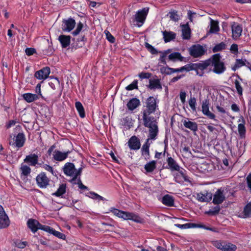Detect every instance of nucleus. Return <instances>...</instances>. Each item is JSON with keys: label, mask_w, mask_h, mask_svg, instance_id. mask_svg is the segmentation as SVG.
<instances>
[{"label": "nucleus", "mask_w": 251, "mask_h": 251, "mask_svg": "<svg viewBox=\"0 0 251 251\" xmlns=\"http://www.w3.org/2000/svg\"><path fill=\"white\" fill-rule=\"evenodd\" d=\"M209 66H213V72L217 74L223 73L226 69L224 63L221 61V56L218 54L213 55L209 59L205 61V69Z\"/></svg>", "instance_id": "nucleus-1"}, {"label": "nucleus", "mask_w": 251, "mask_h": 251, "mask_svg": "<svg viewBox=\"0 0 251 251\" xmlns=\"http://www.w3.org/2000/svg\"><path fill=\"white\" fill-rule=\"evenodd\" d=\"M190 70H195L197 75L202 76L204 71V63L189 64L178 69L171 68V74L174 73L181 72L184 71H189Z\"/></svg>", "instance_id": "nucleus-2"}, {"label": "nucleus", "mask_w": 251, "mask_h": 251, "mask_svg": "<svg viewBox=\"0 0 251 251\" xmlns=\"http://www.w3.org/2000/svg\"><path fill=\"white\" fill-rule=\"evenodd\" d=\"M110 211L112 212L114 215L119 218H122L124 220H130L137 223H140L141 222V218L134 213L125 212L114 208H111Z\"/></svg>", "instance_id": "nucleus-3"}, {"label": "nucleus", "mask_w": 251, "mask_h": 251, "mask_svg": "<svg viewBox=\"0 0 251 251\" xmlns=\"http://www.w3.org/2000/svg\"><path fill=\"white\" fill-rule=\"evenodd\" d=\"M82 170V168L76 170L74 164L72 163H67L63 168L64 173L66 175L73 177L71 180V182L72 183H75V181L77 179V176H80Z\"/></svg>", "instance_id": "nucleus-4"}, {"label": "nucleus", "mask_w": 251, "mask_h": 251, "mask_svg": "<svg viewBox=\"0 0 251 251\" xmlns=\"http://www.w3.org/2000/svg\"><path fill=\"white\" fill-rule=\"evenodd\" d=\"M157 107V99L153 97H150L147 100L146 106L144 110L143 115L150 116L155 111Z\"/></svg>", "instance_id": "nucleus-5"}, {"label": "nucleus", "mask_w": 251, "mask_h": 251, "mask_svg": "<svg viewBox=\"0 0 251 251\" xmlns=\"http://www.w3.org/2000/svg\"><path fill=\"white\" fill-rule=\"evenodd\" d=\"M213 245L222 251H236L237 250L235 245L225 241H216L213 243Z\"/></svg>", "instance_id": "nucleus-6"}, {"label": "nucleus", "mask_w": 251, "mask_h": 251, "mask_svg": "<svg viewBox=\"0 0 251 251\" xmlns=\"http://www.w3.org/2000/svg\"><path fill=\"white\" fill-rule=\"evenodd\" d=\"M207 19L209 20V25L207 26V31L205 35V38L209 36L212 34H218L220 31L219 26V22L212 19L210 17L208 16Z\"/></svg>", "instance_id": "nucleus-7"}, {"label": "nucleus", "mask_w": 251, "mask_h": 251, "mask_svg": "<svg viewBox=\"0 0 251 251\" xmlns=\"http://www.w3.org/2000/svg\"><path fill=\"white\" fill-rule=\"evenodd\" d=\"M27 225L28 227L33 233L36 232L39 229L44 231L49 229V228L48 227V226L42 225L37 220L32 219H30L27 221Z\"/></svg>", "instance_id": "nucleus-8"}, {"label": "nucleus", "mask_w": 251, "mask_h": 251, "mask_svg": "<svg viewBox=\"0 0 251 251\" xmlns=\"http://www.w3.org/2000/svg\"><path fill=\"white\" fill-rule=\"evenodd\" d=\"M149 8L145 7L138 10L135 15V21L137 23V26L140 27L144 24L148 14Z\"/></svg>", "instance_id": "nucleus-9"}, {"label": "nucleus", "mask_w": 251, "mask_h": 251, "mask_svg": "<svg viewBox=\"0 0 251 251\" xmlns=\"http://www.w3.org/2000/svg\"><path fill=\"white\" fill-rule=\"evenodd\" d=\"M25 141V138L23 133H19L17 135L10 139L9 144L17 148H21L24 146Z\"/></svg>", "instance_id": "nucleus-10"}, {"label": "nucleus", "mask_w": 251, "mask_h": 251, "mask_svg": "<svg viewBox=\"0 0 251 251\" xmlns=\"http://www.w3.org/2000/svg\"><path fill=\"white\" fill-rule=\"evenodd\" d=\"M36 182L40 188H46L49 184V179L45 173H41L36 176Z\"/></svg>", "instance_id": "nucleus-11"}, {"label": "nucleus", "mask_w": 251, "mask_h": 251, "mask_svg": "<svg viewBox=\"0 0 251 251\" xmlns=\"http://www.w3.org/2000/svg\"><path fill=\"white\" fill-rule=\"evenodd\" d=\"M190 54L194 57H198L201 56L204 53V49L202 46L195 45L192 46L189 50Z\"/></svg>", "instance_id": "nucleus-12"}, {"label": "nucleus", "mask_w": 251, "mask_h": 251, "mask_svg": "<svg viewBox=\"0 0 251 251\" xmlns=\"http://www.w3.org/2000/svg\"><path fill=\"white\" fill-rule=\"evenodd\" d=\"M9 220L4 211L2 206L0 205V228L7 227L9 225Z\"/></svg>", "instance_id": "nucleus-13"}, {"label": "nucleus", "mask_w": 251, "mask_h": 251, "mask_svg": "<svg viewBox=\"0 0 251 251\" xmlns=\"http://www.w3.org/2000/svg\"><path fill=\"white\" fill-rule=\"evenodd\" d=\"M75 21L73 18H69L66 20H63L62 25V29L64 31L70 32L75 26Z\"/></svg>", "instance_id": "nucleus-14"}, {"label": "nucleus", "mask_w": 251, "mask_h": 251, "mask_svg": "<svg viewBox=\"0 0 251 251\" xmlns=\"http://www.w3.org/2000/svg\"><path fill=\"white\" fill-rule=\"evenodd\" d=\"M231 30L232 38L237 40L242 34V26L237 23H233L231 25Z\"/></svg>", "instance_id": "nucleus-15"}, {"label": "nucleus", "mask_w": 251, "mask_h": 251, "mask_svg": "<svg viewBox=\"0 0 251 251\" xmlns=\"http://www.w3.org/2000/svg\"><path fill=\"white\" fill-rule=\"evenodd\" d=\"M50 70L48 67H46L35 73V77L38 79H46L50 74Z\"/></svg>", "instance_id": "nucleus-16"}, {"label": "nucleus", "mask_w": 251, "mask_h": 251, "mask_svg": "<svg viewBox=\"0 0 251 251\" xmlns=\"http://www.w3.org/2000/svg\"><path fill=\"white\" fill-rule=\"evenodd\" d=\"M128 145L131 150H139L141 146L140 140L136 136H133L128 140Z\"/></svg>", "instance_id": "nucleus-17"}, {"label": "nucleus", "mask_w": 251, "mask_h": 251, "mask_svg": "<svg viewBox=\"0 0 251 251\" xmlns=\"http://www.w3.org/2000/svg\"><path fill=\"white\" fill-rule=\"evenodd\" d=\"M69 151L62 152L58 150H55L53 153V158L57 161H62L65 160L68 156Z\"/></svg>", "instance_id": "nucleus-18"}, {"label": "nucleus", "mask_w": 251, "mask_h": 251, "mask_svg": "<svg viewBox=\"0 0 251 251\" xmlns=\"http://www.w3.org/2000/svg\"><path fill=\"white\" fill-rule=\"evenodd\" d=\"M224 191L221 189H218L214 195L213 202L215 204H219L223 202L225 200Z\"/></svg>", "instance_id": "nucleus-19"}, {"label": "nucleus", "mask_w": 251, "mask_h": 251, "mask_svg": "<svg viewBox=\"0 0 251 251\" xmlns=\"http://www.w3.org/2000/svg\"><path fill=\"white\" fill-rule=\"evenodd\" d=\"M38 156L35 154H30L26 156L24 159V162L28 163L29 165L35 166L38 162Z\"/></svg>", "instance_id": "nucleus-20"}, {"label": "nucleus", "mask_w": 251, "mask_h": 251, "mask_svg": "<svg viewBox=\"0 0 251 251\" xmlns=\"http://www.w3.org/2000/svg\"><path fill=\"white\" fill-rule=\"evenodd\" d=\"M143 119L144 122V126L146 127L150 128L153 126H157V122L153 118H151L149 116H145V115H143Z\"/></svg>", "instance_id": "nucleus-21"}, {"label": "nucleus", "mask_w": 251, "mask_h": 251, "mask_svg": "<svg viewBox=\"0 0 251 251\" xmlns=\"http://www.w3.org/2000/svg\"><path fill=\"white\" fill-rule=\"evenodd\" d=\"M182 36L183 39H189L191 37V29L188 24L181 25Z\"/></svg>", "instance_id": "nucleus-22"}, {"label": "nucleus", "mask_w": 251, "mask_h": 251, "mask_svg": "<svg viewBox=\"0 0 251 251\" xmlns=\"http://www.w3.org/2000/svg\"><path fill=\"white\" fill-rule=\"evenodd\" d=\"M167 161L169 168L172 171H179L180 166L172 157H168Z\"/></svg>", "instance_id": "nucleus-23"}, {"label": "nucleus", "mask_w": 251, "mask_h": 251, "mask_svg": "<svg viewBox=\"0 0 251 251\" xmlns=\"http://www.w3.org/2000/svg\"><path fill=\"white\" fill-rule=\"evenodd\" d=\"M58 40L64 48L68 47L70 44L71 37L70 36L61 35L59 36Z\"/></svg>", "instance_id": "nucleus-24"}, {"label": "nucleus", "mask_w": 251, "mask_h": 251, "mask_svg": "<svg viewBox=\"0 0 251 251\" xmlns=\"http://www.w3.org/2000/svg\"><path fill=\"white\" fill-rule=\"evenodd\" d=\"M158 132V126H153L149 128V134L147 139L155 140Z\"/></svg>", "instance_id": "nucleus-25"}, {"label": "nucleus", "mask_w": 251, "mask_h": 251, "mask_svg": "<svg viewBox=\"0 0 251 251\" xmlns=\"http://www.w3.org/2000/svg\"><path fill=\"white\" fill-rule=\"evenodd\" d=\"M165 42H169L176 38V34L172 31H164L162 32Z\"/></svg>", "instance_id": "nucleus-26"}, {"label": "nucleus", "mask_w": 251, "mask_h": 251, "mask_svg": "<svg viewBox=\"0 0 251 251\" xmlns=\"http://www.w3.org/2000/svg\"><path fill=\"white\" fill-rule=\"evenodd\" d=\"M162 202L166 206H172L174 204V199L172 196L166 195L163 197Z\"/></svg>", "instance_id": "nucleus-27"}, {"label": "nucleus", "mask_w": 251, "mask_h": 251, "mask_svg": "<svg viewBox=\"0 0 251 251\" xmlns=\"http://www.w3.org/2000/svg\"><path fill=\"white\" fill-rule=\"evenodd\" d=\"M66 184L65 183H61L59 184V187L58 188L57 191L55 192L52 193V195L56 197H61L66 193Z\"/></svg>", "instance_id": "nucleus-28"}, {"label": "nucleus", "mask_w": 251, "mask_h": 251, "mask_svg": "<svg viewBox=\"0 0 251 251\" xmlns=\"http://www.w3.org/2000/svg\"><path fill=\"white\" fill-rule=\"evenodd\" d=\"M140 104V101L137 98L131 99L127 103V106L130 110L136 108Z\"/></svg>", "instance_id": "nucleus-29"}, {"label": "nucleus", "mask_w": 251, "mask_h": 251, "mask_svg": "<svg viewBox=\"0 0 251 251\" xmlns=\"http://www.w3.org/2000/svg\"><path fill=\"white\" fill-rule=\"evenodd\" d=\"M183 57L181 56V54L178 52H174L168 55V59L170 61L175 62L177 60L182 61Z\"/></svg>", "instance_id": "nucleus-30"}, {"label": "nucleus", "mask_w": 251, "mask_h": 251, "mask_svg": "<svg viewBox=\"0 0 251 251\" xmlns=\"http://www.w3.org/2000/svg\"><path fill=\"white\" fill-rule=\"evenodd\" d=\"M23 97L24 100H25L27 102H33L39 98L38 95L31 93L24 94L23 95Z\"/></svg>", "instance_id": "nucleus-31"}, {"label": "nucleus", "mask_w": 251, "mask_h": 251, "mask_svg": "<svg viewBox=\"0 0 251 251\" xmlns=\"http://www.w3.org/2000/svg\"><path fill=\"white\" fill-rule=\"evenodd\" d=\"M156 161L154 160L147 163L144 167V168L146 172L147 173L152 172L156 169Z\"/></svg>", "instance_id": "nucleus-32"}, {"label": "nucleus", "mask_w": 251, "mask_h": 251, "mask_svg": "<svg viewBox=\"0 0 251 251\" xmlns=\"http://www.w3.org/2000/svg\"><path fill=\"white\" fill-rule=\"evenodd\" d=\"M150 140L147 139L146 143L143 145L142 148V155H146L148 157L150 156L149 148L151 143L150 142Z\"/></svg>", "instance_id": "nucleus-33"}, {"label": "nucleus", "mask_w": 251, "mask_h": 251, "mask_svg": "<svg viewBox=\"0 0 251 251\" xmlns=\"http://www.w3.org/2000/svg\"><path fill=\"white\" fill-rule=\"evenodd\" d=\"M48 227H49V229H46L45 231L49 232L50 234H52L60 239H64L65 238V236L64 234L59 231H56L55 230H54V229H53L52 228L48 226Z\"/></svg>", "instance_id": "nucleus-34"}, {"label": "nucleus", "mask_w": 251, "mask_h": 251, "mask_svg": "<svg viewBox=\"0 0 251 251\" xmlns=\"http://www.w3.org/2000/svg\"><path fill=\"white\" fill-rule=\"evenodd\" d=\"M76 109L79 113V116L81 118H84L85 116V113L84 111V107L79 101H77L75 103Z\"/></svg>", "instance_id": "nucleus-35"}, {"label": "nucleus", "mask_w": 251, "mask_h": 251, "mask_svg": "<svg viewBox=\"0 0 251 251\" xmlns=\"http://www.w3.org/2000/svg\"><path fill=\"white\" fill-rule=\"evenodd\" d=\"M149 87L151 89H161V86L158 79L150 80Z\"/></svg>", "instance_id": "nucleus-36"}, {"label": "nucleus", "mask_w": 251, "mask_h": 251, "mask_svg": "<svg viewBox=\"0 0 251 251\" xmlns=\"http://www.w3.org/2000/svg\"><path fill=\"white\" fill-rule=\"evenodd\" d=\"M171 50L168 49L166 50L159 52L161 54L160 56L159 59V61L163 64H166V62L165 58L167 56H168V55L171 52Z\"/></svg>", "instance_id": "nucleus-37"}, {"label": "nucleus", "mask_w": 251, "mask_h": 251, "mask_svg": "<svg viewBox=\"0 0 251 251\" xmlns=\"http://www.w3.org/2000/svg\"><path fill=\"white\" fill-rule=\"evenodd\" d=\"M183 125L186 128H189L192 130H196L197 128V125L195 123L184 120L183 122Z\"/></svg>", "instance_id": "nucleus-38"}, {"label": "nucleus", "mask_w": 251, "mask_h": 251, "mask_svg": "<svg viewBox=\"0 0 251 251\" xmlns=\"http://www.w3.org/2000/svg\"><path fill=\"white\" fill-rule=\"evenodd\" d=\"M238 130L240 137L242 138L245 137L246 128L244 124H239L238 126Z\"/></svg>", "instance_id": "nucleus-39"}, {"label": "nucleus", "mask_w": 251, "mask_h": 251, "mask_svg": "<svg viewBox=\"0 0 251 251\" xmlns=\"http://www.w3.org/2000/svg\"><path fill=\"white\" fill-rule=\"evenodd\" d=\"M169 14L170 19L174 22H177L180 19V16L177 14V11L170 12Z\"/></svg>", "instance_id": "nucleus-40"}, {"label": "nucleus", "mask_w": 251, "mask_h": 251, "mask_svg": "<svg viewBox=\"0 0 251 251\" xmlns=\"http://www.w3.org/2000/svg\"><path fill=\"white\" fill-rule=\"evenodd\" d=\"M22 174L25 176H27L30 173L31 169L26 165H22L20 168Z\"/></svg>", "instance_id": "nucleus-41"}, {"label": "nucleus", "mask_w": 251, "mask_h": 251, "mask_svg": "<svg viewBox=\"0 0 251 251\" xmlns=\"http://www.w3.org/2000/svg\"><path fill=\"white\" fill-rule=\"evenodd\" d=\"M208 103L207 101H205V115H206L209 118L213 119L215 118V115L211 112L207 107Z\"/></svg>", "instance_id": "nucleus-42"}, {"label": "nucleus", "mask_w": 251, "mask_h": 251, "mask_svg": "<svg viewBox=\"0 0 251 251\" xmlns=\"http://www.w3.org/2000/svg\"><path fill=\"white\" fill-rule=\"evenodd\" d=\"M83 27V25L81 22H79V23H78L75 30L72 32V34L74 36H76L78 35L80 33V31H81Z\"/></svg>", "instance_id": "nucleus-43"}, {"label": "nucleus", "mask_w": 251, "mask_h": 251, "mask_svg": "<svg viewBox=\"0 0 251 251\" xmlns=\"http://www.w3.org/2000/svg\"><path fill=\"white\" fill-rule=\"evenodd\" d=\"M137 80H134L132 83L128 85L126 87V89L128 91L132 90L134 89H138V86H137Z\"/></svg>", "instance_id": "nucleus-44"}, {"label": "nucleus", "mask_w": 251, "mask_h": 251, "mask_svg": "<svg viewBox=\"0 0 251 251\" xmlns=\"http://www.w3.org/2000/svg\"><path fill=\"white\" fill-rule=\"evenodd\" d=\"M226 45L225 43L222 42L216 46H215L213 49V52H217L219 51H220L225 48Z\"/></svg>", "instance_id": "nucleus-45"}, {"label": "nucleus", "mask_w": 251, "mask_h": 251, "mask_svg": "<svg viewBox=\"0 0 251 251\" xmlns=\"http://www.w3.org/2000/svg\"><path fill=\"white\" fill-rule=\"evenodd\" d=\"M145 46L146 48L152 54H156L158 53L157 50L151 45L150 44L146 43L145 44Z\"/></svg>", "instance_id": "nucleus-46"}, {"label": "nucleus", "mask_w": 251, "mask_h": 251, "mask_svg": "<svg viewBox=\"0 0 251 251\" xmlns=\"http://www.w3.org/2000/svg\"><path fill=\"white\" fill-rule=\"evenodd\" d=\"M244 212L246 217H251V203L247 205L244 208Z\"/></svg>", "instance_id": "nucleus-47"}, {"label": "nucleus", "mask_w": 251, "mask_h": 251, "mask_svg": "<svg viewBox=\"0 0 251 251\" xmlns=\"http://www.w3.org/2000/svg\"><path fill=\"white\" fill-rule=\"evenodd\" d=\"M235 87L237 89V91L238 94L240 95H242V92H243V89H242V87H241L240 82L238 80H235Z\"/></svg>", "instance_id": "nucleus-48"}, {"label": "nucleus", "mask_w": 251, "mask_h": 251, "mask_svg": "<svg viewBox=\"0 0 251 251\" xmlns=\"http://www.w3.org/2000/svg\"><path fill=\"white\" fill-rule=\"evenodd\" d=\"M42 167L44 168L45 170H46L47 171L50 172L52 175L55 176L56 174L55 172L53 171V168L52 167H51L50 165H48L47 164H44Z\"/></svg>", "instance_id": "nucleus-49"}, {"label": "nucleus", "mask_w": 251, "mask_h": 251, "mask_svg": "<svg viewBox=\"0 0 251 251\" xmlns=\"http://www.w3.org/2000/svg\"><path fill=\"white\" fill-rule=\"evenodd\" d=\"M196 100L195 98H191L189 101L190 107L193 110H196Z\"/></svg>", "instance_id": "nucleus-50"}, {"label": "nucleus", "mask_w": 251, "mask_h": 251, "mask_svg": "<svg viewBox=\"0 0 251 251\" xmlns=\"http://www.w3.org/2000/svg\"><path fill=\"white\" fill-rule=\"evenodd\" d=\"M106 39L111 43H114L115 41L114 37L108 31H105Z\"/></svg>", "instance_id": "nucleus-51"}, {"label": "nucleus", "mask_w": 251, "mask_h": 251, "mask_svg": "<svg viewBox=\"0 0 251 251\" xmlns=\"http://www.w3.org/2000/svg\"><path fill=\"white\" fill-rule=\"evenodd\" d=\"M27 55L30 56L33 55L36 52V50L34 48H26L25 50Z\"/></svg>", "instance_id": "nucleus-52"}, {"label": "nucleus", "mask_w": 251, "mask_h": 251, "mask_svg": "<svg viewBox=\"0 0 251 251\" xmlns=\"http://www.w3.org/2000/svg\"><path fill=\"white\" fill-rule=\"evenodd\" d=\"M187 228L203 227L204 226L201 224L194 223H187Z\"/></svg>", "instance_id": "nucleus-53"}, {"label": "nucleus", "mask_w": 251, "mask_h": 251, "mask_svg": "<svg viewBox=\"0 0 251 251\" xmlns=\"http://www.w3.org/2000/svg\"><path fill=\"white\" fill-rule=\"evenodd\" d=\"M177 171L178 172V173H177L176 174V176H175V179H176V182H179V181L178 180H177V179L178 178L179 175L182 177H183L185 175V174L184 173L185 171L183 170V169L180 170L179 169V171Z\"/></svg>", "instance_id": "nucleus-54"}, {"label": "nucleus", "mask_w": 251, "mask_h": 251, "mask_svg": "<svg viewBox=\"0 0 251 251\" xmlns=\"http://www.w3.org/2000/svg\"><path fill=\"white\" fill-rule=\"evenodd\" d=\"M161 72L162 73H164L167 75L171 74V68L168 67H163L160 69Z\"/></svg>", "instance_id": "nucleus-55"}, {"label": "nucleus", "mask_w": 251, "mask_h": 251, "mask_svg": "<svg viewBox=\"0 0 251 251\" xmlns=\"http://www.w3.org/2000/svg\"><path fill=\"white\" fill-rule=\"evenodd\" d=\"M151 76V74L149 73L142 72L139 75V76L141 78H149Z\"/></svg>", "instance_id": "nucleus-56"}, {"label": "nucleus", "mask_w": 251, "mask_h": 251, "mask_svg": "<svg viewBox=\"0 0 251 251\" xmlns=\"http://www.w3.org/2000/svg\"><path fill=\"white\" fill-rule=\"evenodd\" d=\"M26 242H18L16 243V246L17 247L20 249H24L26 245Z\"/></svg>", "instance_id": "nucleus-57"}, {"label": "nucleus", "mask_w": 251, "mask_h": 251, "mask_svg": "<svg viewBox=\"0 0 251 251\" xmlns=\"http://www.w3.org/2000/svg\"><path fill=\"white\" fill-rule=\"evenodd\" d=\"M180 99L182 103H184L185 102V98L186 94L185 92L181 91L180 93Z\"/></svg>", "instance_id": "nucleus-58"}, {"label": "nucleus", "mask_w": 251, "mask_h": 251, "mask_svg": "<svg viewBox=\"0 0 251 251\" xmlns=\"http://www.w3.org/2000/svg\"><path fill=\"white\" fill-rule=\"evenodd\" d=\"M77 184L78 185L79 188H80V189L85 190L87 189V187L82 183V182L80 178H78V179H77Z\"/></svg>", "instance_id": "nucleus-59"}, {"label": "nucleus", "mask_w": 251, "mask_h": 251, "mask_svg": "<svg viewBox=\"0 0 251 251\" xmlns=\"http://www.w3.org/2000/svg\"><path fill=\"white\" fill-rule=\"evenodd\" d=\"M238 45L236 44H232L230 47V50L234 52V53H236L238 52Z\"/></svg>", "instance_id": "nucleus-60"}, {"label": "nucleus", "mask_w": 251, "mask_h": 251, "mask_svg": "<svg viewBox=\"0 0 251 251\" xmlns=\"http://www.w3.org/2000/svg\"><path fill=\"white\" fill-rule=\"evenodd\" d=\"M212 194L211 193H206L205 195V201H209L212 199Z\"/></svg>", "instance_id": "nucleus-61"}, {"label": "nucleus", "mask_w": 251, "mask_h": 251, "mask_svg": "<svg viewBox=\"0 0 251 251\" xmlns=\"http://www.w3.org/2000/svg\"><path fill=\"white\" fill-rule=\"evenodd\" d=\"M197 198L200 201H204V195L201 193L197 194Z\"/></svg>", "instance_id": "nucleus-62"}, {"label": "nucleus", "mask_w": 251, "mask_h": 251, "mask_svg": "<svg viewBox=\"0 0 251 251\" xmlns=\"http://www.w3.org/2000/svg\"><path fill=\"white\" fill-rule=\"evenodd\" d=\"M236 64H237V67L239 68L244 66L245 64L244 61L242 60H237Z\"/></svg>", "instance_id": "nucleus-63"}, {"label": "nucleus", "mask_w": 251, "mask_h": 251, "mask_svg": "<svg viewBox=\"0 0 251 251\" xmlns=\"http://www.w3.org/2000/svg\"><path fill=\"white\" fill-rule=\"evenodd\" d=\"M248 187L251 189V175H249L247 177Z\"/></svg>", "instance_id": "nucleus-64"}]
</instances>
